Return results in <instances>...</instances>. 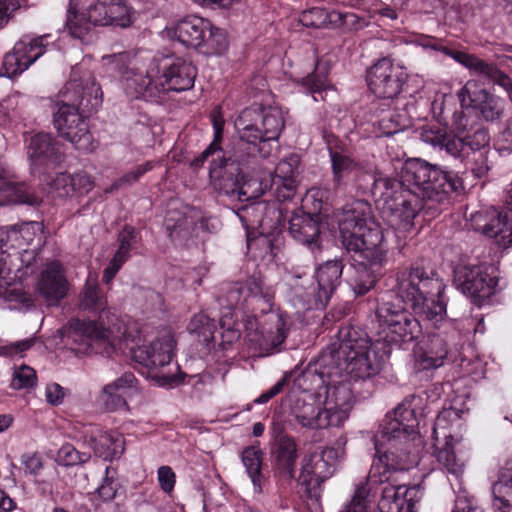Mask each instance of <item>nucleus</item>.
Masks as SVG:
<instances>
[{
    "label": "nucleus",
    "mask_w": 512,
    "mask_h": 512,
    "mask_svg": "<svg viewBox=\"0 0 512 512\" xmlns=\"http://www.w3.org/2000/svg\"><path fill=\"white\" fill-rule=\"evenodd\" d=\"M373 181L374 191L385 198L390 225L399 232L413 228L420 210L436 211L449 204L451 193L463 189L458 176L418 158L402 165L399 179L376 172Z\"/></svg>",
    "instance_id": "nucleus-1"
},
{
    "label": "nucleus",
    "mask_w": 512,
    "mask_h": 512,
    "mask_svg": "<svg viewBox=\"0 0 512 512\" xmlns=\"http://www.w3.org/2000/svg\"><path fill=\"white\" fill-rule=\"evenodd\" d=\"M444 290L445 284L432 269L413 264L398 272L391 279L386 294L389 299H383L376 310L378 321L391 341L409 343L422 334L420 321L404 307L391 302L392 298L410 304L415 314L437 325L446 316Z\"/></svg>",
    "instance_id": "nucleus-2"
},
{
    "label": "nucleus",
    "mask_w": 512,
    "mask_h": 512,
    "mask_svg": "<svg viewBox=\"0 0 512 512\" xmlns=\"http://www.w3.org/2000/svg\"><path fill=\"white\" fill-rule=\"evenodd\" d=\"M419 420L411 401L405 400L383 420L375 435L376 457L366 477L365 486L372 489L384 485L378 503L381 512H402L405 510V472L417 463L411 455V439L417 435Z\"/></svg>",
    "instance_id": "nucleus-3"
},
{
    "label": "nucleus",
    "mask_w": 512,
    "mask_h": 512,
    "mask_svg": "<svg viewBox=\"0 0 512 512\" xmlns=\"http://www.w3.org/2000/svg\"><path fill=\"white\" fill-rule=\"evenodd\" d=\"M106 71L118 79L131 99L159 102L169 91L192 88L191 64L172 55H156L149 67L139 66L136 54L128 51L103 57Z\"/></svg>",
    "instance_id": "nucleus-4"
},
{
    "label": "nucleus",
    "mask_w": 512,
    "mask_h": 512,
    "mask_svg": "<svg viewBox=\"0 0 512 512\" xmlns=\"http://www.w3.org/2000/svg\"><path fill=\"white\" fill-rule=\"evenodd\" d=\"M337 220L343 246L357 257L348 284L355 295H365L375 286L378 269L386 259L383 233L371 218L366 201L347 204L337 215Z\"/></svg>",
    "instance_id": "nucleus-5"
},
{
    "label": "nucleus",
    "mask_w": 512,
    "mask_h": 512,
    "mask_svg": "<svg viewBox=\"0 0 512 512\" xmlns=\"http://www.w3.org/2000/svg\"><path fill=\"white\" fill-rule=\"evenodd\" d=\"M53 124L58 134L71 142L77 150L92 151L94 139L88 118L102 105L103 93L94 75L87 71L72 78L61 91Z\"/></svg>",
    "instance_id": "nucleus-6"
},
{
    "label": "nucleus",
    "mask_w": 512,
    "mask_h": 512,
    "mask_svg": "<svg viewBox=\"0 0 512 512\" xmlns=\"http://www.w3.org/2000/svg\"><path fill=\"white\" fill-rule=\"evenodd\" d=\"M377 346L363 331L352 326L341 327L318 360L320 375L329 379L346 376L354 381L376 376L383 362Z\"/></svg>",
    "instance_id": "nucleus-7"
},
{
    "label": "nucleus",
    "mask_w": 512,
    "mask_h": 512,
    "mask_svg": "<svg viewBox=\"0 0 512 512\" xmlns=\"http://www.w3.org/2000/svg\"><path fill=\"white\" fill-rule=\"evenodd\" d=\"M285 125L282 111L277 107L245 108L235 120L239 141L230 149L233 168L236 164L246 167L255 162V156L268 158ZM231 160V158L229 159Z\"/></svg>",
    "instance_id": "nucleus-8"
},
{
    "label": "nucleus",
    "mask_w": 512,
    "mask_h": 512,
    "mask_svg": "<svg viewBox=\"0 0 512 512\" xmlns=\"http://www.w3.org/2000/svg\"><path fill=\"white\" fill-rule=\"evenodd\" d=\"M214 138L209 146L202 152L199 158L194 159V165H200L209 157L211 160V169H224L221 175L219 189L225 195L236 197L241 202H249L260 198L265 187L263 183L253 173L258 169V158L255 156V162L251 166H244L237 163L233 168L232 152L223 151L221 142L223 138L224 120L221 117L212 118Z\"/></svg>",
    "instance_id": "nucleus-9"
},
{
    "label": "nucleus",
    "mask_w": 512,
    "mask_h": 512,
    "mask_svg": "<svg viewBox=\"0 0 512 512\" xmlns=\"http://www.w3.org/2000/svg\"><path fill=\"white\" fill-rule=\"evenodd\" d=\"M352 404L351 387L342 381L327 387L324 400L313 394L296 398L290 408L289 423L310 430L339 427L348 419Z\"/></svg>",
    "instance_id": "nucleus-10"
},
{
    "label": "nucleus",
    "mask_w": 512,
    "mask_h": 512,
    "mask_svg": "<svg viewBox=\"0 0 512 512\" xmlns=\"http://www.w3.org/2000/svg\"><path fill=\"white\" fill-rule=\"evenodd\" d=\"M136 10L128 0H98L79 12L70 0L66 26L72 37L83 40L95 26L130 27Z\"/></svg>",
    "instance_id": "nucleus-11"
},
{
    "label": "nucleus",
    "mask_w": 512,
    "mask_h": 512,
    "mask_svg": "<svg viewBox=\"0 0 512 512\" xmlns=\"http://www.w3.org/2000/svg\"><path fill=\"white\" fill-rule=\"evenodd\" d=\"M106 298L96 280L88 279L79 296V307L83 311L98 313V320L73 319L70 321L71 337L74 342H80L92 347L93 343L109 344L111 331L104 324L107 315Z\"/></svg>",
    "instance_id": "nucleus-12"
},
{
    "label": "nucleus",
    "mask_w": 512,
    "mask_h": 512,
    "mask_svg": "<svg viewBox=\"0 0 512 512\" xmlns=\"http://www.w3.org/2000/svg\"><path fill=\"white\" fill-rule=\"evenodd\" d=\"M175 340L171 334H166L131 350L132 358L141 366V373L156 381L159 386H167L176 382L175 372L178 365L172 367Z\"/></svg>",
    "instance_id": "nucleus-13"
},
{
    "label": "nucleus",
    "mask_w": 512,
    "mask_h": 512,
    "mask_svg": "<svg viewBox=\"0 0 512 512\" xmlns=\"http://www.w3.org/2000/svg\"><path fill=\"white\" fill-rule=\"evenodd\" d=\"M50 35L31 38L24 36L15 43L13 50L4 55L0 74L9 78L23 73L46 51Z\"/></svg>",
    "instance_id": "nucleus-14"
},
{
    "label": "nucleus",
    "mask_w": 512,
    "mask_h": 512,
    "mask_svg": "<svg viewBox=\"0 0 512 512\" xmlns=\"http://www.w3.org/2000/svg\"><path fill=\"white\" fill-rule=\"evenodd\" d=\"M454 282L464 295L480 306L495 293L498 281L484 265H463L455 269Z\"/></svg>",
    "instance_id": "nucleus-15"
},
{
    "label": "nucleus",
    "mask_w": 512,
    "mask_h": 512,
    "mask_svg": "<svg viewBox=\"0 0 512 512\" xmlns=\"http://www.w3.org/2000/svg\"><path fill=\"white\" fill-rule=\"evenodd\" d=\"M457 97L462 109H475L487 122L500 121L505 114L504 99L485 88H480L476 80H468L458 91Z\"/></svg>",
    "instance_id": "nucleus-16"
},
{
    "label": "nucleus",
    "mask_w": 512,
    "mask_h": 512,
    "mask_svg": "<svg viewBox=\"0 0 512 512\" xmlns=\"http://www.w3.org/2000/svg\"><path fill=\"white\" fill-rule=\"evenodd\" d=\"M270 460L279 488L286 490L291 487L298 461V445L295 439L287 434L277 436L271 448Z\"/></svg>",
    "instance_id": "nucleus-17"
},
{
    "label": "nucleus",
    "mask_w": 512,
    "mask_h": 512,
    "mask_svg": "<svg viewBox=\"0 0 512 512\" xmlns=\"http://www.w3.org/2000/svg\"><path fill=\"white\" fill-rule=\"evenodd\" d=\"M406 79L403 69L389 58L377 61L367 73L369 89L376 96L387 99H393L401 92Z\"/></svg>",
    "instance_id": "nucleus-18"
},
{
    "label": "nucleus",
    "mask_w": 512,
    "mask_h": 512,
    "mask_svg": "<svg viewBox=\"0 0 512 512\" xmlns=\"http://www.w3.org/2000/svg\"><path fill=\"white\" fill-rule=\"evenodd\" d=\"M27 154L33 173L45 174L64 159L62 145L50 133L40 132L30 137Z\"/></svg>",
    "instance_id": "nucleus-19"
},
{
    "label": "nucleus",
    "mask_w": 512,
    "mask_h": 512,
    "mask_svg": "<svg viewBox=\"0 0 512 512\" xmlns=\"http://www.w3.org/2000/svg\"><path fill=\"white\" fill-rule=\"evenodd\" d=\"M472 227L487 237L495 238L503 247L512 245V211L477 212L471 216Z\"/></svg>",
    "instance_id": "nucleus-20"
},
{
    "label": "nucleus",
    "mask_w": 512,
    "mask_h": 512,
    "mask_svg": "<svg viewBox=\"0 0 512 512\" xmlns=\"http://www.w3.org/2000/svg\"><path fill=\"white\" fill-rule=\"evenodd\" d=\"M338 450L325 448L321 453L311 454L305 457L302 462L298 482L301 485H311L315 480L317 483L330 478L338 466Z\"/></svg>",
    "instance_id": "nucleus-21"
},
{
    "label": "nucleus",
    "mask_w": 512,
    "mask_h": 512,
    "mask_svg": "<svg viewBox=\"0 0 512 512\" xmlns=\"http://www.w3.org/2000/svg\"><path fill=\"white\" fill-rule=\"evenodd\" d=\"M449 353L448 343L440 333H432L419 341L414 348L415 365L419 370L443 366Z\"/></svg>",
    "instance_id": "nucleus-22"
},
{
    "label": "nucleus",
    "mask_w": 512,
    "mask_h": 512,
    "mask_svg": "<svg viewBox=\"0 0 512 512\" xmlns=\"http://www.w3.org/2000/svg\"><path fill=\"white\" fill-rule=\"evenodd\" d=\"M228 47L226 33L209 20L194 16V48L205 55H218Z\"/></svg>",
    "instance_id": "nucleus-23"
},
{
    "label": "nucleus",
    "mask_w": 512,
    "mask_h": 512,
    "mask_svg": "<svg viewBox=\"0 0 512 512\" xmlns=\"http://www.w3.org/2000/svg\"><path fill=\"white\" fill-rule=\"evenodd\" d=\"M138 380L132 372H125L112 383L103 387L96 398L99 407L106 411H117L127 407L126 396L129 390L135 389Z\"/></svg>",
    "instance_id": "nucleus-24"
},
{
    "label": "nucleus",
    "mask_w": 512,
    "mask_h": 512,
    "mask_svg": "<svg viewBox=\"0 0 512 512\" xmlns=\"http://www.w3.org/2000/svg\"><path fill=\"white\" fill-rule=\"evenodd\" d=\"M250 341L256 343L261 350L272 352L278 350L286 339V328L283 317L271 313L260 327L252 333L249 332Z\"/></svg>",
    "instance_id": "nucleus-25"
},
{
    "label": "nucleus",
    "mask_w": 512,
    "mask_h": 512,
    "mask_svg": "<svg viewBox=\"0 0 512 512\" xmlns=\"http://www.w3.org/2000/svg\"><path fill=\"white\" fill-rule=\"evenodd\" d=\"M9 232L7 227L0 228V296L5 297L9 301H16L29 306L32 303L31 297L27 295L21 283H11L7 281V275L11 269L7 266V257L10 256L9 250Z\"/></svg>",
    "instance_id": "nucleus-26"
},
{
    "label": "nucleus",
    "mask_w": 512,
    "mask_h": 512,
    "mask_svg": "<svg viewBox=\"0 0 512 512\" xmlns=\"http://www.w3.org/2000/svg\"><path fill=\"white\" fill-rule=\"evenodd\" d=\"M423 139L434 148H438L440 152H445L446 155L459 160L461 163L469 158L466 140L463 135L438 128L426 131L423 134Z\"/></svg>",
    "instance_id": "nucleus-27"
},
{
    "label": "nucleus",
    "mask_w": 512,
    "mask_h": 512,
    "mask_svg": "<svg viewBox=\"0 0 512 512\" xmlns=\"http://www.w3.org/2000/svg\"><path fill=\"white\" fill-rule=\"evenodd\" d=\"M67 292L68 281L59 268L49 267L41 273L37 293L48 305L57 306Z\"/></svg>",
    "instance_id": "nucleus-28"
},
{
    "label": "nucleus",
    "mask_w": 512,
    "mask_h": 512,
    "mask_svg": "<svg viewBox=\"0 0 512 512\" xmlns=\"http://www.w3.org/2000/svg\"><path fill=\"white\" fill-rule=\"evenodd\" d=\"M344 264L341 259L328 260L316 270V279L319 287L318 301L326 304L341 284Z\"/></svg>",
    "instance_id": "nucleus-29"
},
{
    "label": "nucleus",
    "mask_w": 512,
    "mask_h": 512,
    "mask_svg": "<svg viewBox=\"0 0 512 512\" xmlns=\"http://www.w3.org/2000/svg\"><path fill=\"white\" fill-rule=\"evenodd\" d=\"M289 232L294 239L306 244L311 250L319 249V225L310 215L301 210L293 212L289 221Z\"/></svg>",
    "instance_id": "nucleus-30"
},
{
    "label": "nucleus",
    "mask_w": 512,
    "mask_h": 512,
    "mask_svg": "<svg viewBox=\"0 0 512 512\" xmlns=\"http://www.w3.org/2000/svg\"><path fill=\"white\" fill-rule=\"evenodd\" d=\"M249 297H263L266 302H269L272 296L263 292L262 282L256 278L248 279L246 282L229 284L223 295V299L229 308L242 306Z\"/></svg>",
    "instance_id": "nucleus-31"
},
{
    "label": "nucleus",
    "mask_w": 512,
    "mask_h": 512,
    "mask_svg": "<svg viewBox=\"0 0 512 512\" xmlns=\"http://www.w3.org/2000/svg\"><path fill=\"white\" fill-rule=\"evenodd\" d=\"M471 73L482 76L495 85L501 87L512 102V79L495 63L486 62L476 55H471L466 67Z\"/></svg>",
    "instance_id": "nucleus-32"
},
{
    "label": "nucleus",
    "mask_w": 512,
    "mask_h": 512,
    "mask_svg": "<svg viewBox=\"0 0 512 512\" xmlns=\"http://www.w3.org/2000/svg\"><path fill=\"white\" fill-rule=\"evenodd\" d=\"M91 446L97 456L105 460L119 458L124 452V437L115 431H101L90 438Z\"/></svg>",
    "instance_id": "nucleus-33"
},
{
    "label": "nucleus",
    "mask_w": 512,
    "mask_h": 512,
    "mask_svg": "<svg viewBox=\"0 0 512 512\" xmlns=\"http://www.w3.org/2000/svg\"><path fill=\"white\" fill-rule=\"evenodd\" d=\"M241 458L242 463L246 468L248 476L253 484L254 492L257 494H262L266 484L268 483V478L263 475L261 470L262 452L256 447H247L243 450Z\"/></svg>",
    "instance_id": "nucleus-34"
},
{
    "label": "nucleus",
    "mask_w": 512,
    "mask_h": 512,
    "mask_svg": "<svg viewBox=\"0 0 512 512\" xmlns=\"http://www.w3.org/2000/svg\"><path fill=\"white\" fill-rule=\"evenodd\" d=\"M56 189H62V195L69 196L73 194L85 195L94 186L93 179L84 171L74 174L60 173L54 180Z\"/></svg>",
    "instance_id": "nucleus-35"
},
{
    "label": "nucleus",
    "mask_w": 512,
    "mask_h": 512,
    "mask_svg": "<svg viewBox=\"0 0 512 512\" xmlns=\"http://www.w3.org/2000/svg\"><path fill=\"white\" fill-rule=\"evenodd\" d=\"M434 456L437 462L449 474L456 478L462 476L465 468V460L456 453L454 440L452 442L446 441L442 446L435 444Z\"/></svg>",
    "instance_id": "nucleus-36"
},
{
    "label": "nucleus",
    "mask_w": 512,
    "mask_h": 512,
    "mask_svg": "<svg viewBox=\"0 0 512 512\" xmlns=\"http://www.w3.org/2000/svg\"><path fill=\"white\" fill-rule=\"evenodd\" d=\"M245 210L247 212L251 211L252 213L261 214V218H259L257 222L264 230H272L284 226L285 219L282 209L275 203L270 204L264 201H258L246 207Z\"/></svg>",
    "instance_id": "nucleus-37"
},
{
    "label": "nucleus",
    "mask_w": 512,
    "mask_h": 512,
    "mask_svg": "<svg viewBox=\"0 0 512 512\" xmlns=\"http://www.w3.org/2000/svg\"><path fill=\"white\" fill-rule=\"evenodd\" d=\"M165 227L172 241L187 244L192 237L189 217L177 210H168L165 216Z\"/></svg>",
    "instance_id": "nucleus-38"
},
{
    "label": "nucleus",
    "mask_w": 512,
    "mask_h": 512,
    "mask_svg": "<svg viewBox=\"0 0 512 512\" xmlns=\"http://www.w3.org/2000/svg\"><path fill=\"white\" fill-rule=\"evenodd\" d=\"M34 195L30 194L25 183L0 182V206L11 204H33Z\"/></svg>",
    "instance_id": "nucleus-39"
},
{
    "label": "nucleus",
    "mask_w": 512,
    "mask_h": 512,
    "mask_svg": "<svg viewBox=\"0 0 512 512\" xmlns=\"http://www.w3.org/2000/svg\"><path fill=\"white\" fill-rule=\"evenodd\" d=\"M330 157L333 171V188L336 190L342 185L346 177L357 172L360 167L359 164L347 154L330 151Z\"/></svg>",
    "instance_id": "nucleus-40"
},
{
    "label": "nucleus",
    "mask_w": 512,
    "mask_h": 512,
    "mask_svg": "<svg viewBox=\"0 0 512 512\" xmlns=\"http://www.w3.org/2000/svg\"><path fill=\"white\" fill-rule=\"evenodd\" d=\"M163 33L173 42L175 49L179 52H181V49L189 50L192 45V21L189 17L166 27Z\"/></svg>",
    "instance_id": "nucleus-41"
},
{
    "label": "nucleus",
    "mask_w": 512,
    "mask_h": 512,
    "mask_svg": "<svg viewBox=\"0 0 512 512\" xmlns=\"http://www.w3.org/2000/svg\"><path fill=\"white\" fill-rule=\"evenodd\" d=\"M512 506V473L501 472L492 485V509Z\"/></svg>",
    "instance_id": "nucleus-42"
},
{
    "label": "nucleus",
    "mask_w": 512,
    "mask_h": 512,
    "mask_svg": "<svg viewBox=\"0 0 512 512\" xmlns=\"http://www.w3.org/2000/svg\"><path fill=\"white\" fill-rule=\"evenodd\" d=\"M417 43L423 48H429L444 53L445 55L451 57L457 63L461 64L464 67H466L472 55L464 51L453 50L446 46H443L441 39L428 35H420L419 38L417 39Z\"/></svg>",
    "instance_id": "nucleus-43"
},
{
    "label": "nucleus",
    "mask_w": 512,
    "mask_h": 512,
    "mask_svg": "<svg viewBox=\"0 0 512 512\" xmlns=\"http://www.w3.org/2000/svg\"><path fill=\"white\" fill-rule=\"evenodd\" d=\"M30 230H40V224L38 222H28L20 226L7 227L11 249H21L23 246L29 245L33 240Z\"/></svg>",
    "instance_id": "nucleus-44"
},
{
    "label": "nucleus",
    "mask_w": 512,
    "mask_h": 512,
    "mask_svg": "<svg viewBox=\"0 0 512 512\" xmlns=\"http://www.w3.org/2000/svg\"><path fill=\"white\" fill-rule=\"evenodd\" d=\"M216 321L210 315L200 313L194 317V334H197L198 341L208 346L214 340Z\"/></svg>",
    "instance_id": "nucleus-45"
},
{
    "label": "nucleus",
    "mask_w": 512,
    "mask_h": 512,
    "mask_svg": "<svg viewBox=\"0 0 512 512\" xmlns=\"http://www.w3.org/2000/svg\"><path fill=\"white\" fill-rule=\"evenodd\" d=\"M301 85L306 92L310 93L315 101L323 98V91L327 88V74L320 71L319 66L316 70L301 80Z\"/></svg>",
    "instance_id": "nucleus-46"
},
{
    "label": "nucleus",
    "mask_w": 512,
    "mask_h": 512,
    "mask_svg": "<svg viewBox=\"0 0 512 512\" xmlns=\"http://www.w3.org/2000/svg\"><path fill=\"white\" fill-rule=\"evenodd\" d=\"M457 412L454 409L442 410L435 419L433 427V435L436 441L443 438L446 441H453V437L448 431V427L452 420L457 418Z\"/></svg>",
    "instance_id": "nucleus-47"
},
{
    "label": "nucleus",
    "mask_w": 512,
    "mask_h": 512,
    "mask_svg": "<svg viewBox=\"0 0 512 512\" xmlns=\"http://www.w3.org/2000/svg\"><path fill=\"white\" fill-rule=\"evenodd\" d=\"M332 12H327L323 8L314 7L302 12L300 23L306 27L321 28L331 22Z\"/></svg>",
    "instance_id": "nucleus-48"
},
{
    "label": "nucleus",
    "mask_w": 512,
    "mask_h": 512,
    "mask_svg": "<svg viewBox=\"0 0 512 512\" xmlns=\"http://www.w3.org/2000/svg\"><path fill=\"white\" fill-rule=\"evenodd\" d=\"M90 459V454L78 451L72 444L62 445L57 453V460L63 466H75L86 463Z\"/></svg>",
    "instance_id": "nucleus-49"
},
{
    "label": "nucleus",
    "mask_w": 512,
    "mask_h": 512,
    "mask_svg": "<svg viewBox=\"0 0 512 512\" xmlns=\"http://www.w3.org/2000/svg\"><path fill=\"white\" fill-rule=\"evenodd\" d=\"M37 376L33 368L22 365L14 370L10 387L16 390L32 388L36 385Z\"/></svg>",
    "instance_id": "nucleus-50"
},
{
    "label": "nucleus",
    "mask_w": 512,
    "mask_h": 512,
    "mask_svg": "<svg viewBox=\"0 0 512 512\" xmlns=\"http://www.w3.org/2000/svg\"><path fill=\"white\" fill-rule=\"evenodd\" d=\"M154 167L152 161H147L143 164L135 166L132 170L124 173L120 178L116 179L113 184V189H119L124 185H132L140 180L147 172L151 171Z\"/></svg>",
    "instance_id": "nucleus-51"
},
{
    "label": "nucleus",
    "mask_w": 512,
    "mask_h": 512,
    "mask_svg": "<svg viewBox=\"0 0 512 512\" xmlns=\"http://www.w3.org/2000/svg\"><path fill=\"white\" fill-rule=\"evenodd\" d=\"M370 489L357 486L352 500L340 512H369Z\"/></svg>",
    "instance_id": "nucleus-52"
},
{
    "label": "nucleus",
    "mask_w": 512,
    "mask_h": 512,
    "mask_svg": "<svg viewBox=\"0 0 512 512\" xmlns=\"http://www.w3.org/2000/svg\"><path fill=\"white\" fill-rule=\"evenodd\" d=\"M299 164V156L296 154H290L277 164L272 178L295 179Z\"/></svg>",
    "instance_id": "nucleus-53"
},
{
    "label": "nucleus",
    "mask_w": 512,
    "mask_h": 512,
    "mask_svg": "<svg viewBox=\"0 0 512 512\" xmlns=\"http://www.w3.org/2000/svg\"><path fill=\"white\" fill-rule=\"evenodd\" d=\"M331 22L335 25H341L351 30H359L366 26V20L353 12L332 11Z\"/></svg>",
    "instance_id": "nucleus-54"
},
{
    "label": "nucleus",
    "mask_w": 512,
    "mask_h": 512,
    "mask_svg": "<svg viewBox=\"0 0 512 512\" xmlns=\"http://www.w3.org/2000/svg\"><path fill=\"white\" fill-rule=\"evenodd\" d=\"M272 186L275 187V196L278 201L291 200L296 194L295 179L272 178Z\"/></svg>",
    "instance_id": "nucleus-55"
},
{
    "label": "nucleus",
    "mask_w": 512,
    "mask_h": 512,
    "mask_svg": "<svg viewBox=\"0 0 512 512\" xmlns=\"http://www.w3.org/2000/svg\"><path fill=\"white\" fill-rule=\"evenodd\" d=\"M466 140L469 156L474 152H482L481 149L486 147L490 142V136L485 128H479L472 135H463Z\"/></svg>",
    "instance_id": "nucleus-56"
},
{
    "label": "nucleus",
    "mask_w": 512,
    "mask_h": 512,
    "mask_svg": "<svg viewBox=\"0 0 512 512\" xmlns=\"http://www.w3.org/2000/svg\"><path fill=\"white\" fill-rule=\"evenodd\" d=\"M110 471L111 468L106 467L103 482L97 489L98 495L103 501L113 500L119 488V483L113 476H110Z\"/></svg>",
    "instance_id": "nucleus-57"
},
{
    "label": "nucleus",
    "mask_w": 512,
    "mask_h": 512,
    "mask_svg": "<svg viewBox=\"0 0 512 512\" xmlns=\"http://www.w3.org/2000/svg\"><path fill=\"white\" fill-rule=\"evenodd\" d=\"M139 240V232L131 225H125L118 234L119 247L129 254Z\"/></svg>",
    "instance_id": "nucleus-58"
},
{
    "label": "nucleus",
    "mask_w": 512,
    "mask_h": 512,
    "mask_svg": "<svg viewBox=\"0 0 512 512\" xmlns=\"http://www.w3.org/2000/svg\"><path fill=\"white\" fill-rule=\"evenodd\" d=\"M469 162V169L477 178L485 177L490 170L487 152H474Z\"/></svg>",
    "instance_id": "nucleus-59"
},
{
    "label": "nucleus",
    "mask_w": 512,
    "mask_h": 512,
    "mask_svg": "<svg viewBox=\"0 0 512 512\" xmlns=\"http://www.w3.org/2000/svg\"><path fill=\"white\" fill-rule=\"evenodd\" d=\"M21 464L24 466L26 473L31 475H38L43 468L42 457L37 452L23 454Z\"/></svg>",
    "instance_id": "nucleus-60"
},
{
    "label": "nucleus",
    "mask_w": 512,
    "mask_h": 512,
    "mask_svg": "<svg viewBox=\"0 0 512 512\" xmlns=\"http://www.w3.org/2000/svg\"><path fill=\"white\" fill-rule=\"evenodd\" d=\"M158 482L161 489L170 493L175 485V473L170 466H161L158 469Z\"/></svg>",
    "instance_id": "nucleus-61"
},
{
    "label": "nucleus",
    "mask_w": 512,
    "mask_h": 512,
    "mask_svg": "<svg viewBox=\"0 0 512 512\" xmlns=\"http://www.w3.org/2000/svg\"><path fill=\"white\" fill-rule=\"evenodd\" d=\"M451 125L453 132L459 135H465V133L471 130V123L463 110L453 113Z\"/></svg>",
    "instance_id": "nucleus-62"
},
{
    "label": "nucleus",
    "mask_w": 512,
    "mask_h": 512,
    "mask_svg": "<svg viewBox=\"0 0 512 512\" xmlns=\"http://www.w3.org/2000/svg\"><path fill=\"white\" fill-rule=\"evenodd\" d=\"M19 8V0H0V28L7 25L13 13Z\"/></svg>",
    "instance_id": "nucleus-63"
},
{
    "label": "nucleus",
    "mask_w": 512,
    "mask_h": 512,
    "mask_svg": "<svg viewBox=\"0 0 512 512\" xmlns=\"http://www.w3.org/2000/svg\"><path fill=\"white\" fill-rule=\"evenodd\" d=\"M65 397V389L58 383H51L46 387V400L54 406H58L63 402Z\"/></svg>",
    "instance_id": "nucleus-64"
}]
</instances>
